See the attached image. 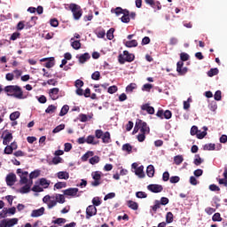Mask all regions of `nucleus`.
Instances as JSON below:
<instances>
[{"mask_svg": "<svg viewBox=\"0 0 227 227\" xmlns=\"http://www.w3.org/2000/svg\"><path fill=\"white\" fill-rule=\"evenodd\" d=\"M4 91L7 94V97H14V98H19L20 100L26 98L22 88L19 85L5 86Z\"/></svg>", "mask_w": 227, "mask_h": 227, "instance_id": "nucleus-1", "label": "nucleus"}, {"mask_svg": "<svg viewBox=\"0 0 227 227\" xmlns=\"http://www.w3.org/2000/svg\"><path fill=\"white\" fill-rule=\"evenodd\" d=\"M136 59V56L129 53V51H124L123 54L118 56V61L121 65H125V63H132Z\"/></svg>", "mask_w": 227, "mask_h": 227, "instance_id": "nucleus-2", "label": "nucleus"}, {"mask_svg": "<svg viewBox=\"0 0 227 227\" xmlns=\"http://www.w3.org/2000/svg\"><path fill=\"white\" fill-rule=\"evenodd\" d=\"M95 136L97 139H102V143L105 145L111 143V133L109 131L104 133L102 129H96Z\"/></svg>", "mask_w": 227, "mask_h": 227, "instance_id": "nucleus-3", "label": "nucleus"}, {"mask_svg": "<svg viewBox=\"0 0 227 227\" xmlns=\"http://www.w3.org/2000/svg\"><path fill=\"white\" fill-rule=\"evenodd\" d=\"M69 10L72 12L74 20H79L81 17H82V9L81 8V5L77 4H70Z\"/></svg>", "mask_w": 227, "mask_h": 227, "instance_id": "nucleus-4", "label": "nucleus"}, {"mask_svg": "<svg viewBox=\"0 0 227 227\" xmlns=\"http://www.w3.org/2000/svg\"><path fill=\"white\" fill-rule=\"evenodd\" d=\"M140 129L142 134H150V127L145 121H143L141 119L137 120V126Z\"/></svg>", "mask_w": 227, "mask_h": 227, "instance_id": "nucleus-5", "label": "nucleus"}, {"mask_svg": "<svg viewBox=\"0 0 227 227\" xmlns=\"http://www.w3.org/2000/svg\"><path fill=\"white\" fill-rule=\"evenodd\" d=\"M79 192V188H68L63 191L64 196L67 198H79L77 194Z\"/></svg>", "mask_w": 227, "mask_h": 227, "instance_id": "nucleus-6", "label": "nucleus"}, {"mask_svg": "<svg viewBox=\"0 0 227 227\" xmlns=\"http://www.w3.org/2000/svg\"><path fill=\"white\" fill-rule=\"evenodd\" d=\"M156 116L158 118H160V120H164V118H165V120H171V116H173V114L169 110H166L164 112V110L160 109L157 111Z\"/></svg>", "mask_w": 227, "mask_h": 227, "instance_id": "nucleus-7", "label": "nucleus"}, {"mask_svg": "<svg viewBox=\"0 0 227 227\" xmlns=\"http://www.w3.org/2000/svg\"><path fill=\"white\" fill-rule=\"evenodd\" d=\"M91 176L94 180V182L91 183V185H93V187H98L100 184V179L102 178V173L99 171H95L92 172Z\"/></svg>", "mask_w": 227, "mask_h": 227, "instance_id": "nucleus-8", "label": "nucleus"}, {"mask_svg": "<svg viewBox=\"0 0 227 227\" xmlns=\"http://www.w3.org/2000/svg\"><path fill=\"white\" fill-rule=\"evenodd\" d=\"M188 70L189 69L187 67H184L183 61H178L176 63V72L178 73L179 75H185Z\"/></svg>", "mask_w": 227, "mask_h": 227, "instance_id": "nucleus-9", "label": "nucleus"}, {"mask_svg": "<svg viewBox=\"0 0 227 227\" xmlns=\"http://www.w3.org/2000/svg\"><path fill=\"white\" fill-rule=\"evenodd\" d=\"M93 215H97V207L90 205L86 208V219H90V217H93Z\"/></svg>", "mask_w": 227, "mask_h": 227, "instance_id": "nucleus-10", "label": "nucleus"}, {"mask_svg": "<svg viewBox=\"0 0 227 227\" xmlns=\"http://www.w3.org/2000/svg\"><path fill=\"white\" fill-rule=\"evenodd\" d=\"M145 3L149 4L151 8H153V10H162V4H160V2L159 1L145 0Z\"/></svg>", "mask_w": 227, "mask_h": 227, "instance_id": "nucleus-11", "label": "nucleus"}, {"mask_svg": "<svg viewBox=\"0 0 227 227\" xmlns=\"http://www.w3.org/2000/svg\"><path fill=\"white\" fill-rule=\"evenodd\" d=\"M5 182L7 185H15V183L17 182V176L13 173H10L6 176Z\"/></svg>", "mask_w": 227, "mask_h": 227, "instance_id": "nucleus-12", "label": "nucleus"}, {"mask_svg": "<svg viewBox=\"0 0 227 227\" xmlns=\"http://www.w3.org/2000/svg\"><path fill=\"white\" fill-rule=\"evenodd\" d=\"M148 191H151V192L158 193L162 192L164 188L160 184H149L147 186Z\"/></svg>", "mask_w": 227, "mask_h": 227, "instance_id": "nucleus-13", "label": "nucleus"}, {"mask_svg": "<svg viewBox=\"0 0 227 227\" xmlns=\"http://www.w3.org/2000/svg\"><path fill=\"white\" fill-rule=\"evenodd\" d=\"M49 96L51 98V100H58V98H59V88L51 89L49 91Z\"/></svg>", "mask_w": 227, "mask_h": 227, "instance_id": "nucleus-14", "label": "nucleus"}, {"mask_svg": "<svg viewBox=\"0 0 227 227\" xmlns=\"http://www.w3.org/2000/svg\"><path fill=\"white\" fill-rule=\"evenodd\" d=\"M76 58L78 59L79 63L83 65V63H86V61H89V59H91V55L90 53L85 52L82 55H77Z\"/></svg>", "mask_w": 227, "mask_h": 227, "instance_id": "nucleus-15", "label": "nucleus"}, {"mask_svg": "<svg viewBox=\"0 0 227 227\" xmlns=\"http://www.w3.org/2000/svg\"><path fill=\"white\" fill-rule=\"evenodd\" d=\"M142 111H146L148 114H155V108L153 106H150V104L145 103L141 106Z\"/></svg>", "mask_w": 227, "mask_h": 227, "instance_id": "nucleus-16", "label": "nucleus"}, {"mask_svg": "<svg viewBox=\"0 0 227 227\" xmlns=\"http://www.w3.org/2000/svg\"><path fill=\"white\" fill-rule=\"evenodd\" d=\"M45 213V207H40L39 209H34L31 213V217H41Z\"/></svg>", "mask_w": 227, "mask_h": 227, "instance_id": "nucleus-17", "label": "nucleus"}, {"mask_svg": "<svg viewBox=\"0 0 227 227\" xmlns=\"http://www.w3.org/2000/svg\"><path fill=\"white\" fill-rule=\"evenodd\" d=\"M129 15H130V12H129V10L127 9H124V14L121 18V22H123L124 24H129V22H130Z\"/></svg>", "mask_w": 227, "mask_h": 227, "instance_id": "nucleus-18", "label": "nucleus"}, {"mask_svg": "<svg viewBox=\"0 0 227 227\" xmlns=\"http://www.w3.org/2000/svg\"><path fill=\"white\" fill-rule=\"evenodd\" d=\"M31 185H33V181H31L30 184H26L24 186H22L20 190V192L21 194H27V192L31 191Z\"/></svg>", "mask_w": 227, "mask_h": 227, "instance_id": "nucleus-19", "label": "nucleus"}, {"mask_svg": "<svg viewBox=\"0 0 227 227\" xmlns=\"http://www.w3.org/2000/svg\"><path fill=\"white\" fill-rule=\"evenodd\" d=\"M13 139V135L10 132H7V134L4 137L3 145L5 146H8V144L11 143V141Z\"/></svg>", "mask_w": 227, "mask_h": 227, "instance_id": "nucleus-20", "label": "nucleus"}, {"mask_svg": "<svg viewBox=\"0 0 227 227\" xmlns=\"http://www.w3.org/2000/svg\"><path fill=\"white\" fill-rule=\"evenodd\" d=\"M57 176L59 180H68V178H70V174L67 171H60L57 173Z\"/></svg>", "mask_w": 227, "mask_h": 227, "instance_id": "nucleus-21", "label": "nucleus"}, {"mask_svg": "<svg viewBox=\"0 0 227 227\" xmlns=\"http://www.w3.org/2000/svg\"><path fill=\"white\" fill-rule=\"evenodd\" d=\"M111 13H114L116 17H120V15H123L125 13V9L121 7H116L115 9H111Z\"/></svg>", "mask_w": 227, "mask_h": 227, "instance_id": "nucleus-22", "label": "nucleus"}, {"mask_svg": "<svg viewBox=\"0 0 227 227\" xmlns=\"http://www.w3.org/2000/svg\"><path fill=\"white\" fill-rule=\"evenodd\" d=\"M147 176L149 178H153V176L155 175V168L153 165H149L146 168Z\"/></svg>", "mask_w": 227, "mask_h": 227, "instance_id": "nucleus-23", "label": "nucleus"}, {"mask_svg": "<svg viewBox=\"0 0 227 227\" xmlns=\"http://www.w3.org/2000/svg\"><path fill=\"white\" fill-rule=\"evenodd\" d=\"M127 205L131 210H137V208H139V205L134 200H128Z\"/></svg>", "mask_w": 227, "mask_h": 227, "instance_id": "nucleus-24", "label": "nucleus"}, {"mask_svg": "<svg viewBox=\"0 0 227 227\" xmlns=\"http://www.w3.org/2000/svg\"><path fill=\"white\" fill-rule=\"evenodd\" d=\"M143 169H145V167L143 166L137 168V169L135 170V175L139 176V178H145V172L143 171Z\"/></svg>", "mask_w": 227, "mask_h": 227, "instance_id": "nucleus-25", "label": "nucleus"}, {"mask_svg": "<svg viewBox=\"0 0 227 227\" xmlns=\"http://www.w3.org/2000/svg\"><path fill=\"white\" fill-rule=\"evenodd\" d=\"M55 200L57 201V203H60L61 205H63V203H65L66 200H65V194H59V193H57L55 195Z\"/></svg>", "mask_w": 227, "mask_h": 227, "instance_id": "nucleus-26", "label": "nucleus"}, {"mask_svg": "<svg viewBox=\"0 0 227 227\" xmlns=\"http://www.w3.org/2000/svg\"><path fill=\"white\" fill-rule=\"evenodd\" d=\"M93 155H95V153H93V151L87 152L85 154L82 156V162H86V160H88L90 157H93Z\"/></svg>", "mask_w": 227, "mask_h": 227, "instance_id": "nucleus-27", "label": "nucleus"}, {"mask_svg": "<svg viewBox=\"0 0 227 227\" xmlns=\"http://www.w3.org/2000/svg\"><path fill=\"white\" fill-rule=\"evenodd\" d=\"M68 111H70V106L68 105H64L59 112V116H65V114H68Z\"/></svg>", "mask_w": 227, "mask_h": 227, "instance_id": "nucleus-28", "label": "nucleus"}, {"mask_svg": "<svg viewBox=\"0 0 227 227\" xmlns=\"http://www.w3.org/2000/svg\"><path fill=\"white\" fill-rule=\"evenodd\" d=\"M124 44L128 48L137 47V41L136 40L126 41L124 42Z\"/></svg>", "mask_w": 227, "mask_h": 227, "instance_id": "nucleus-29", "label": "nucleus"}, {"mask_svg": "<svg viewBox=\"0 0 227 227\" xmlns=\"http://www.w3.org/2000/svg\"><path fill=\"white\" fill-rule=\"evenodd\" d=\"M56 109H58V106L54 105H50L47 109L45 110V113L47 114H52L53 113H56Z\"/></svg>", "mask_w": 227, "mask_h": 227, "instance_id": "nucleus-30", "label": "nucleus"}, {"mask_svg": "<svg viewBox=\"0 0 227 227\" xmlns=\"http://www.w3.org/2000/svg\"><path fill=\"white\" fill-rule=\"evenodd\" d=\"M174 162L176 166H180L184 162V156L176 155L174 157Z\"/></svg>", "mask_w": 227, "mask_h": 227, "instance_id": "nucleus-31", "label": "nucleus"}, {"mask_svg": "<svg viewBox=\"0 0 227 227\" xmlns=\"http://www.w3.org/2000/svg\"><path fill=\"white\" fill-rule=\"evenodd\" d=\"M18 118H20V112L16 111L10 114V120L11 121H15V120H18Z\"/></svg>", "mask_w": 227, "mask_h": 227, "instance_id": "nucleus-32", "label": "nucleus"}, {"mask_svg": "<svg viewBox=\"0 0 227 227\" xmlns=\"http://www.w3.org/2000/svg\"><path fill=\"white\" fill-rule=\"evenodd\" d=\"M174 221V216L172 212H168L166 215V223L167 224H171Z\"/></svg>", "mask_w": 227, "mask_h": 227, "instance_id": "nucleus-33", "label": "nucleus"}, {"mask_svg": "<svg viewBox=\"0 0 227 227\" xmlns=\"http://www.w3.org/2000/svg\"><path fill=\"white\" fill-rule=\"evenodd\" d=\"M40 185H42V187H43L44 189H47L49 187V185H51V182H49L45 178H41L40 179Z\"/></svg>", "mask_w": 227, "mask_h": 227, "instance_id": "nucleus-34", "label": "nucleus"}, {"mask_svg": "<svg viewBox=\"0 0 227 227\" xmlns=\"http://www.w3.org/2000/svg\"><path fill=\"white\" fill-rule=\"evenodd\" d=\"M85 141L88 145H97V142H95V137L93 135L88 136Z\"/></svg>", "mask_w": 227, "mask_h": 227, "instance_id": "nucleus-35", "label": "nucleus"}, {"mask_svg": "<svg viewBox=\"0 0 227 227\" xmlns=\"http://www.w3.org/2000/svg\"><path fill=\"white\" fill-rule=\"evenodd\" d=\"M46 68H52L54 67V57H51L50 59L44 64Z\"/></svg>", "mask_w": 227, "mask_h": 227, "instance_id": "nucleus-36", "label": "nucleus"}, {"mask_svg": "<svg viewBox=\"0 0 227 227\" xmlns=\"http://www.w3.org/2000/svg\"><path fill=\"white\" fill-rule=\"evenodd\" d=\"M71 46L73 47V49H74L75 51H79V49H81V41H73L71 43Z\"/></svg>", "mask_w": 227, "mask_h": 227, "instance_id": "nucleus-37", "label": "nucleus"}, {"mask_svg": "<svg viewBox=\"0 0 227 227\" xmlns=\"http://www.w3.org/2000/svg\"><path fill=\"white\" fill-rule=\"evenodd\" d=\"M202 162H203V160L201 159V157H200V154H196L195 159L193 160V163L195 164V166H200Z\"/></svg>", "mask_w": 227, "mask_h": 227, "instance_id": "nucleus-38", "label": "nucleus"}, {"mask_svg": "<svg viewBox=\"0 0 227 227\" xmlns=\"http://www.w3.org/2000/svg\"><path fill=\"white\" fill-rule=\"evenodd\" d=\"M217 74H219V69H217V68H211L207 72L208 77H214V75H217Z\"/></svg>", "mask_w": 227, "mask_h": 227, "instance_id": "nucleus-39", "label": "nucleus"}, {"mask_svg": "<svg viewBox=\"0 0 227 227\" xmlns=\"http://www.w3.org/2000/svg\"><path fill=\"white\" fill-rule=\"evenodd\" d=\"M106 37L108 40H113V38H114V28H110L106 32Z\"/></svg>", "mask_w": 227, "mask_h": 227, "instance_id": "nucleus-40", "label": "nucleus"}, {"mask_svg": "<svg viewBox=\"0 0 227 227\" xmlns=\"http://www.w3.org/2000/svg\"><path fill=\"white\" fill-rule=\"evenodd\" d=\"M40 176V170H34L29 174L30 180H33V178H38Z\"/></svg>", "mask_w": 227, "mask_h": 227, "instance_id": "nucleus-41", "label": "nucleus"}, {"mask_svg": "<svg viewBox=\"0 0 227 227\" xmlns=\"http://www.w3.org/2000/svg\"><path fill=\"white\" fill-rule=\"evenodd\" d=\"M137 88V85L136 83H130L126 87V91L132 93V91H134V90H136Z\"/></svg>", "mask_w": 227, "mask_h": 227, "instance_id": "nucleus-42", "label": "nucleus"}, {"mask_svg": "<svg viewBox=\"0 0 227 227\" xmlns=\"http://www.w3.org/2000/svg\"><path fill=\"white\" fill-rule=\"evenodd\" d=\"M203 150H206V151L215 150V144H206L203 147Z\"/></svg>", "mask_w": 227, "mask_h": 227, "instance_id": "nucleus-43", "label": "nucleus"}, {"mask_svg": "<svg viewBox=\"0 0 227 227\" xmlns=\"http://www.w3.org/2000/svg\"><path fill=\"white\" fill-rule=\"evenodd\" d=\"M17 223H19V219H17V218L9 219L7 221V226H9V227L15 226V224H17Z\"/></svg>", "mask_w": 227, "mask_h": 227, "instance_id": "nucleus-44", "label": "nucleus"}, {"mask_svg": "<svg viewBox=\"0 0 227 227\" xmlns=\"http://www.w3.org/2000/svg\"><path fill=\"white\" fill-rule=\"evenodd\" d=\"M212 221H214L215 223H221V221H223V218L221 217V213H215L212 217Z\"/></svg>", "mask_w": 227, "mask_h": 227, "instance_id": "nucleus-45", "label": "nucleus"}, {"mask_svg": "<svg viewBox=\"0 0 227 227\" xmlns=\"http://www.w3.org/2000/svg\"><path fill=\"white\" fill-rule=\"evenodd\" d=\"M122 151L130 153L132 152V145L130 144H124L122 145Z\"/></svg>", "mask_w": 227, "mask_h": 227, "instance_id": "nucleus-46", "label": "nucleus"}, {"mask_svg": "<svg viewBox=\"0 0 227 227\" xmlns=\"http://www.w3.org/2000/svg\"><path fill=\"white\" fill-rule=\"evenodd\" d=\"M65 129V124H59V126H57L53 130L52 133L53 134H58V132H61V130H64Z\"/></svg>", "mask_w": 227, "mask_h": 227, "instance_id": "nucleus-47", "label": "nucleus"}, {"mask_svg": "<svg viewBox=\"0 0 227 227\" xmlns=\"http://www.w3.org/2000/svg\"><path fill=\"white\" fill-rule=\"evenodd\" d=\"M65 187H67L66 182H58L57 184H54L55 189H63Z\"/></svg>", "mask_w": 227, "mask_h": 227, "instance_id": "nucleus-48", "label": "nucleus"}, {"mask_svg": "<svg viewBox=\"0 0 227 227\" xmlns=\"http://www.w3.org/2000/svg\"><path fill=\"white\" fill-rule=\"evenodd\" d=\"M50 24L51 27H58L59 26V21L58 19L54 18L50 20Z\"/></svg>", "mask_w": 227, "mask_h": 227, "instance_id": "nucleus-49", "label": "nucleus"}, {"mask_svg": "<svg viewBox=\"0 0 227 227\" xmlns=\"http://www.w3.org/2000/svg\"><path fill=\"white\" fill-rule=\"evenodd\" d=\"M91 79H93V81H100V72L95 71V72L91 74Z\"/></svg>", "mask_w": 227, "mask_h": 227, "instance_id": "nucleus-50", "label": "nucleus"}, {"mask_svg": "<svg viewBox=\"0 0 227 227\" xmlns=\"http://www.w3.org/2000/svg\"><path fill=\"white\" fill-rule=\"evenodd\" d=\"M98 162H100V157L98 156H94L92 158L90 159V164H98Z\"/></svg>", "mask_w": 227, "mask_h": 227, "instance_id": "nucleus-51", "label": "nucleus"}, {"mask_svg": "<svg viewBox=\"0 0 227 227\" xmlns=\"http://www.w3.org/2000/svg\"><path fill=\"white\" fill-rule=\"evenodd\" d=\"M102 204V201H100V199L98 197L94 198L92 200V205L93 207H100V205Z\"/></svg>", "mask_w": 227, "mask_h": 227, "instance_id": "nucleus-52", "label": "nucleus"}, {"mask_svg": "<svg viewBox=\"0 0 227 227\" xmlns=\"http://www.w3.org/2000/svg\"><path fill=\"white\" fill-rule=\"evenodd\" d=\"M180 59L181 61L184 63V61H189V54L185 53V52H182L180 54Z\"/></svg>", "mask_w": 227, "mask_h": 227, "instance_id": "nucleus-53", "label": "nucleus"}, {"mask_svg": "<svg viewBox=\"0 0 227 227\" xmlns=\"http://www.w3.org/2000/svg\"><path fill=\"white\" fill-rule=\"evenodd\" d=\"M107 91L108 93H110V95H113L114 93H116L118 91V87L116 85L110 86Z\"/></svg>", "mask_w": 227, "mask_h": 227, "instance_id": "nucleus-54", "label": "nucleus"}, {"mask_svg": "<svg viewBox=\"0 0 227 227\" xmlns=\"http://www.w3.org/2000/svg\"><path fill=\"white\" fill-rule=\"evenodd\" d=\"M136 196L138 199L148 198V194H146V192H137Z\"/></svg>", "mask_w": 227, "mask_h": 227, "instance_id": "nucleus-55", "label": "nucleus"}, {"mask_svg": "<svg viewBox=\"0 0 227 227\" xmlns=\"http://www.w3.org/2000/svg\"><path fill=\"white\" fill-rule=\"evenodd\" d=\"M170 184H178V182H180V176H171L169 179Z\"/></svg>", "mask_w": 227, "mask_h": 227, "instance_id": "nucleus-56", "label": "nucleus"}, {"mask_svg": "<svg viewBox=\"0 0 227 227\" xmlns=\"http://www.w3.org/2000/svg\"><path fill=\"white\" fill-rule=\"evenodd\" d=\"M152 88H153V85H152L150 83H145L143 85L142 90L143 91H150V90H152Z\"/></svg>", "mask_w": 227, "mask_h": 227, "instance_id": "nucleus-57", "label": "nucleus"}, {"mask_svg": "<svg viewBox=\"0 0 227 227\" xmlns=\"http://www.w3.org/2000/svg\"><path fill=\"white\" fill-rule=\"evenodd\" d=\"M209 190H211L213 192H219V191H221V188H219V186H217L216 184H210Z\"/></svg>", "mask_w": 227, "mask_h": 227, "instance_id": "nucleus-58", "label": "nucleus"}, {"mask_svg": "<svg viewBox=\"0 0 227 227\" xmlns=\"http://www.w3.org/2000/svg\"><path fill=\"white\" fill-rule=\"evenodd\" d=\"M79 118L80 121H82V123H86V121H88V115H86L85 114H80Z\"/></svg>", "mask_w": 227, "mask_h": 227, "instance_id": "nucleus-59", "label": "nucleus"}, {"mask_svg": "<svg viewBox=\"0 0 227 227\" xmlns=\"http://www.w3.org/2000/svg\"><path fill=\"white\" fill-rule=\"evenodd\" d=\"M215 100H221L223 98L221 90H216L214 96Z\"/></svg>", "mask_w": 227, "mask_h": 227, "instance_id": "nucleus-60", "label": "nucleus"}, {"mask_svg": "<svg viewBox=\"0 0 227 227\" xmlns=\"http://www.w3.org/2000/svg\"><path fill=\"white\" fill-rule=\"evenodd\" d=\"M63 160V159H61V157L59 156H57V157H54L51 160L52 164H60V162Z\"/></svg>", "mask_w": 227, "mask_h": 227, "instance_id": "nucleus-61", "label": "nucleus"}, {"mask_svg": "<svg viewBox=\"0 0 227 227\" xmlns=\"http://www.w3.org/2000/svg\"><path fill=\"white\" fill-rule=\"evenodd\" d=\"M98 38H104L106 36V30L105 29H100L97 33Z\"/></svg>", "mask_w": 227, "mask_h": 227, "instance_id": "nucleus-62", "label": "nucleus"}, {"mask_svg": "<svg viewBox=\"0 0 227 227\" xmlns=\"http://www.w3.org/2000/svg\"><path fill=\"white\" fill-rule=\"evenodd\" d=\"M74 86H75V88H82V86H84V82L78 79L75 81Z\"/></svg>", "mask_w": 227, "mask_h": 227, "instance_id": "nucleus-63", "label": "nucleus"}, {"mask_svg": "<svg viewBox=\"0 0 227 227\" xmlns=\"http://www.w3.org/2000/svg\"><path fill=\"white\" fill-rule=\"evenodd\" d=\"M218 183H219L220 185H224V187H227V179H226V177L218 179Z\"/></svg>", "mask_w": 227, "mask_h": 227, "instance_id": "nucleus-64", "label": "nucleus"}]
</instances>
